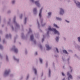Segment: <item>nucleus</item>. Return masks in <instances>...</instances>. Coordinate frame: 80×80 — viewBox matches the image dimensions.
<instances>
[{"mask_svg": "<svg viewBox=\"0 0 80 80\" xmlns=\"http://www.w3.org/2000/svg\"><path fill=\"white\" fill-rule=\"evenodd\" d=\"M48 30L50 31H53L54 32V33L55 34H58V35H59V32L57 30L55 29L52 28H51V27H50L48 28Z\"/></svg>", "mask_w": 80, "mask_h": 80, "instance_id": "obj_1", "label": "nucleus"}, {"mask_svg": "<svg viewBox=\"0 0 80 80\" xmlns=\"http://www.w3.org/2000/svg\"><path fill=\"white\" fill-rule=\"evenodd\" d=\"M60 15H62L64 13V11L62 9V8H61L60 9Z\"/></svg>", "mask_w": 80, "mask_h": 80, "instance_id": "obj_2", "label": "nucleus"}, {"mask_svg": "<svg viewBox=\"0 0 80 80\" xmlns=\"http://www.w3.org/2000/svg\"><path fill=\"white\" fill-rule=\"evenodd\" d=\"M46 47L47 48V50H50L51 49V48L49 47V46L48 45H46Z\"/></svg>", "mask_w": 80, "mask_h": 80, "instance_id": "obj_3", "label": "nucleus"}, {"mask_svg": "<svg viewBox=\"0 0 80 80\" xmlns=\"http://www.w3.org/2000/svg\"><path fill=\"white\" fill-rule=\"evenodd\" d=\"M67 74L68 75H69V76L68 77V79H69V78H72V75L70 74V73H69V72H68Z\"/></svg>", "mask_w": 80, "mask_h": 80, "instance_id": "obj_4", "label": "nucleus"}, {"mask_svg": "<svg viewBox=\"0 0 80 80\" xmlns=\"http://www.w3.org/2000/svg\"><path fill=\"white\" fill-rule=\"evenodd\" d=\"M75 3L77 4L79 6V8H80V3L76 1L75 2Z\"/></svg>", "mask_w": 80, "mask_h": 80, "instance_id": "obj_5", "label": "nucleus"}, {"mask_svg": "<svg viewBox=\"0 0 80 80\" xmlns=\"http://www.w3.org/2000/svg\"><path fill=\"white\" fill-rule=\"evenodd\" d=\"M42 9H41L40 10V12L39 13V16L40 17V18L42 17Z\"/></svg>", "mask_w": 80, "mask_h": 80, "instance_id": "obj_6", "label": "nucleus"}, {"mask_svg": "<svg viewBox=\"0 0 80 80\" xmlns=\"http://www.w3.org/2000/svg\"><path fill=\"white\" fill-rule=\"evenodd\" d=\"M10 72V70L8 71H6L5 72V75H8V74H9V72Z\"/></svg>", "mask_w": 80, "mask_h": 80, "instance_id": "obj_7", "label": "nucleus"}, {"mask_svg": "<svg viewBox=\"0 0 80 80\" xmlns=\"http://www.w3.org/2000/svg\"><path fill=\"white\" fill-rule=\"evenodd\" d=\"M35 3L36 5H38V6H39V5H40V4H39V3L38 2V1H36L35 2Z\"/></svg>", "mask_w": 80, "mask_h": 80, "instance_id": "obj_8", "label": "nucleus"}, {"mask_svg": "<svg viewBox=\"0 0 80 80\" xmlns=\"http://www.w3.org/2000/svg\"><path fill=\"white\" fill-rule=\"evenodd\" d=\"M14 51L15 53H17L18 52V50L17 48H14Z\"/></svg>", "mask_w": 80, "mask_h": 80, "instance_id": "obj_9", "label": "nucleus"}, {"mask_svg": "<svg viewBox=\"0 0 80 80\" xmlns=\"http://www.w3.org/2000/svg\"><path fill=\"white\" fill-rule=\"evenodd\" d=\"M31 40H33V35H31Z\"/></svg>", "mask_w": 80, "mask_h": 80, "instance_id": "obj_10", "label": "nucleus"}, {"mask_svg": "<svg viewBox=\"0 0 80 80\" xmlns=\"http://www.w3.org/2000/svg\"><path fill=\"white\" fill-rule=\"evenodd\" d=\"M63 53H66V54L68 53L67 52V51L65 50H63Z\"/></svg>", "mask_w": 80, "mask_h": 80, "instance_id": "obj_11", "label": "nucleus"}, {"mask_svg": "<svg viewBox=\"0 0 80 80\" xmlns=\"http://www.w3.org/2000/svg\"><path fill=\"white\" fill-rule=\"evenodd\" d=\"M54 27H56V28H59V27H58L57 25H56L55 24H54Z\"/></svg>", "mask_w": 80, "mask_h": 80, "instance_id": "obj_12", "label": "nucleus"}, {"mask_svg": "<svg viewBox=\"0 0 80 80\" xmlns=\"http://www.w3.org/2000/svg\"><path fill=\"white\" fill-rule=\"evenodd\" d=\"M15 18H14V23L16 24L17 26H18V24H17V23L15 22Z\"/></svg>", "mask_w": 80, "mask_h": 80, "instance_id": "obj_13", "label": "nucleus"}, {"mask_svg": "<svg viewBox=\"0 0 80 80\" xmlns=\"http://www.w3.org/2000/svg\"><path fill=\"white\" fill-rule=\"evenodd\" d=\"M35 71V74H36V75L37 74V70H36V69H33Z\"/></svg>", "mask_w": 80, "mask_h": 80, "instance_id": "obj_14", "label": "nucleus"}, {"mask_svg": "<svg viewBox=\"0 0 80 80\" xmlns=\"http://www.w3.org/2000/svg\"><path fill=\"white\" fill-rule=\"evenodd\" d=\"M56 19L57 20H62V19L59 18H57Z\"/></svg>", "mask_w": 80, "mask_h": 80, "instance_id": "obj_15", "label": "nucleus"}, {"mask_svg": "<svg viewBox=\"0 0 80 80\" xmlns=\"http://www.w3.org/2000/svg\"><path fill=\"white\" fill-rule=\"evenodd\" d=\"M58 38H59L58 37H56V41H57V42H58Z\"/></svg>", "mask_w": 80, "mask_h": 80, "instance_id": "obj_16", "label": "nucleus"}, {"mask_svg": "<svg viewBox=\"0 0 80 80\" xmlns=\"http://www.w3.org/2000/svg\"><path fill=\"white\" fill-rule=\"evenodd\" d=\"M33 12H37V8H35L33 9Z\"/></svg>", "mask_w": 80, "mask_h": 80, "instance_id": "obj_17", "label": "nucleus"}, {"mask_svg": "<svg viewBox=\"0 0 80 80\" xmlns=\"http://www.w3.org/2000/svg\"><path fill=\"white\" fill-rule=\"evenodd\" d=\"M26 22H27V18H26L25 19V22H24L25 24L26 23Z\"/></svg>", "mask_w": 80, "mask_h": 80, "instance_id": "obj_18", "label": "nucleus"}, {"mask_svg": "<svg viewBox=\"0 0 80 80\" xmlns=\"http://www.w3.org/2000/svg\"><path fill=\"white\" fill-rule=\"evenodd\" d=\"M39 60L40 61V63H42V59L40 58L39 59Z\"/></svg>", "mask_w": 80, "mask_h": 80, "instance_id": "obj_19", "label": "nucleus"}, {"mask_svg": "<svg viewBox=\"0 0 80 80\" xmlns=\"http://www.w3.org/2000/svg\"><path fill=\"white\" fill-rule=\"evenodd\" d=\"M78 40L79 42H80V37H78Z\"/></svg>", "mask_w": 80, "mask_h": 80, "instance_id": "obj_20", "label": "nucleus"}, {"mask_svg": "<svg viewBox=\"0 0 80 80\" xmlns=\"http://www.w3.org/2000/svg\"><path fill=\"white\" fill-rule=\"evenodd\" d=\"M51 14H52V13L50 12H49L48 13V15L50 16V15H51Z\"/></svg>", "mask_w": 80, "mask_h": 80, "instance_id": "obj_21", "label": "nucleus"}, {"mask_svg": "<svg viewBox=\"0 0 80 80\" xmlns=\"http://www.w3.org/2000/svg\"><path fill=\"white\" fill-rule=\"evenodd\" d=\"M56 50H57V52L58 53L59 52H58V48H56Z\"/></svg>", "mask_w": 80, "mask_h": 80, "instance_id": "obj_22", "label": "nucleus"}, {"mask_svg": "<svg viewBox=\"0 0 80 80\" xmlns=\"http://www.w3.org/2000/svg\"><path fill=\"white\" fill-rule=\"evenodd\" d=\"M2 48L3 47H2V46L0 45V48L2 49Z\"/></svg>", "mask_w": 80, "mask_h": 80, "instance_id": "obj_23", "label": "nucleus"}, {"mask_svg": "<svg viewBox=\"0 0 80 80\" xmlns=\"http://www.w3.org/2000/svg\"><path fill=\"white\" fill-rule=\"evenodd\" d=\"M62 75L63 76H65V74H64V73H63V72L62 73Z\"/></svg>", "mask_w": 80, "mask_h": 80, "instance_id": "obj_24", "label": "nucleus"}, {"mask_svg": "<svg viewBox=\"0 0 80 80\" xmlns=\"http://www.w3.org/2000/svg\"><path fill=\"white\" fill-rule=\"evenodd\" d=\"M15 1H13L12 2V3L13 4L14 3H15Z\"/></svg>", "mask_w": 80, "mask_h": 80, "instance_id": "obj_25", "label": "nucleus"}, {"mask_svg": "<svg viewBox=\"0 0 80 80\" xmlns=\"http://www.w3.org/2000/svg\"><path fill=\"white\" fill-rule=\"evenodd\" d=\"M49 76H50V70H49Z\"/></svg>", "mask_w": 80, "mask_h": 80, "instance_id": "obj_26", "label": "nucleus"}, {"mask_svg": "<svg viewBox=\"0 0 80 80\" xmlns=\"http://www.w3.org/2000/svg\"><path fill=\"white\" fill-rule=\"evenodd\" d=\"M44 41V38H42V42H43Z\"/></svg>", "mask_w": 80, "mask_h": 80, "instance_id": "obj_27", "label": "nucleus"}, {"mask_svg": "<svg viewBox=\"0 0 80 80\" xmlns=\"http://www.w3.org/2000/svg\"><path fill=\"white\" fill-rule=\"evenodd\" d=\"M66 22H67V23H69V21H67V20H66Z\"/></svg>", "mask_w": 80, "mask_h": 80, "instance_id": "obj_28", "label": "nucleus"}, {"mask_svg": "<svg viewBox=\"0 0 80 80\" xmlns=\"http://www.w3.org/2000/svg\"><path fill=\"white\" fill-rule=\"evenodd\" d=\"M29 32H32V31H31V29H29Z\"/></svg>", "mask_w": 80, "mask_h": 80, "instance_id": "obj_29", "label": "nucleus"}, {"mask_svg": "<svg viewBox=\"0 0 80 80\" xmlns=\"http://www.w3.org/2000/svg\"><path fill=\"white\" fill-rule=\"evenodd\" d=\"M6 60H8V57L7 56H6Z\"/></svg>", "mask_w": 80, "mask_h": 80, "instance_id": "obj_30", "label": "nucleus"}, {"mask_svg": "<svg viewBox=\"0 0 80 80\" xmlns=\"http://www.w3.org/2000/svg\"><path fill=\"white\" fill-rule=\"evenodd\" d=\"M35 55H37V52H36L35 53Z\"/></svg>", "mask_w": 80, "mask_h": 80, "instance_id": "obj_31", "label": "nucleus"}, {"mask_svg": "<svg viewBox=\"0 0 80 80\" xmlns=\"http://www.w3.org/2000/svg\"><path fill=\"white\" fill-rule=\"evenodd\" d=\"M13 58L14 60H17V59H15V57H13Z\"/></svg>", "mask_w": 80, "mask_h": 80, "instance_id": "obj_32", "label": "nucleus"}, {"mask_svg": "<svg viewBox=\"0 0 80 80\" xmlns=\"http://www.w3.org/2000/svg\"><path fill=\"white\" fill-rule=\"evenodd\" d=\"M8 37V35H7L6 36V38H7V37Z\"/></svg>", "mask_w": 80, "mask_h": 80, "instance_id": "obj_33", "label": "nucleus"}, {"mask_svg": "<svg viewBox=\"0 0 80 80\" xmlns=\"http://www.w3.org/2000/svg\"><path fill=\"white\" fill-rule=\"evenodd\" d=\"M31 2H33V0H31Z\"/></svg>", "mask_w": 80, "mask_h": 80, "instance_id": "obj_34", "label": "nucleus"}, {"mask_svg": "<svg viewBox=\"0 0 80 80\" xmlns=\"http://www.w3.org/2000/svg\"><path fill=\"white\" fill-rule=\"evenodd\" d=\"M38 25H39V23H38Z\"/></svg>", "mask_w": 80, "mask_h": 80, "instance_id": "obj_35", "label": "nucleus"}, {"mask_svg": "<svg viewBox=\"0 0 80 80\" xmlns=\"http://www.w3.org/2000/svg\"><path fill=\"white\" fill-rule=\"evenodd\" d=\"M27 78L28 79V76H27Z\"/></svg>", "mask_w": 80, "mask_h": 80, "instance_id": "obj_36", "label": "nucleus"}, {"mask_svg": "<svg viewBox=\"0 0 80 80\" xmlns=\"http://www.w3.org/2000/svg\"><path fill=\"white\" fill-rule=\"evenodd\" d=\"M4 42H5V40H3V42L4 43Z\"/></svg>", "mask_w": 80, "mask_h": 80, "instance_id": "obj_37", "label": "nucleus"}, {"mask_svg": "<svg viewBox=\"0 0 80 80\" xmlns=\"http://www.w3.org/2000/svg\"><path fill=\"white\" fill-rule=\"evenodd\" d=\"M65 80V79L64 78V79H63L62 80Z\"/></svg>", "mask_w": 80, "mask_h": 80, "instance_id": "obj_38", "label": "nucleus"}, {"mask_svg": "<svg viewBox=\"0 0 80 80\" xmlns=\"http://www.w3.org/2000/svg\"><path fill=\"white\" fill-rule=\"evenodd\" d=\"M47 33L48 34V32Z\"/></svg>", "mask_w": 80, "mask_h": 80, "instance_id": "obj_39", "label": "nucleus"}, {"mask_svg": "<svg viewBox=\"0 0 80 80\" xmlns=\"http://www.w3.org/2000/svg\"><path fill=\"white\" fill-rule=\"evenodd\" d=\"M70 68H71V67H70Z\"/></svg>", "mask_w": 80, "mask_h": 80, "instance_id": "obj_40", "label": "nucleus"}, {"mask_svg": "<svg viewBox=\"0 0 80 80\" xmlns=\"http://www.w3.org/2000/svg\"><path fill=\"white\" fill-rule=\"evenodd\" d=\"M71 70V72H72V70Z\"/></svg>", "mask_w": 80, "mask_h": 80, "instance_id": "obj_41", "label": "nucleus"}, {"mask_svg": "<svg viewBox=\"0 0 80 80\" xmlns=\"http://www.w3.org/2000/svg\"><path fill=\"white\" fill-rule=\"evenodd\" d=\"M43 37H44V36H43Z\"/></svg>", "mask_w": 80, "mask_h": 80, "instance_id": "obj_42", "label": "nucleus"}, {"mask_svg": "<svg viewBox=\"0 0 80 80\" xmlns=\"http://www.w3.org/2000/svg\"><path fill=\"white\" fill-rule=\"evenodd\" d=\"M42 27L43 26V25H42Z\"/></svg>", "mask_w": 80, "mask_h": 80, "instance_id": "obj_43", "label": "nucleus"}]
</instances>
